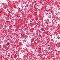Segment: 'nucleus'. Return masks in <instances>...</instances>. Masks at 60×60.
<instances>
[{"label": "nucleus", "mask_w": 60, "mask_h": 60, "mask_svg": "<svg viewBox=\"0 0 60 60\" xmlns=\"http://www.w3.org/2000/svg\"><path fill=\"white\" fill-rule=\"evenodd\" d=\"M48 46L49 47V46H50V45H48Z\"/></svg>", "instance_id": "obj_2"}, {"label": "nucleus", "mask_w": 60, "mask_h": 60, "mask_svg": "<svg viewBox=\"0 0 60 60\" xmlns=\"http://www.w3.org/2000/svg\"><path fill=\"white\" fill-rule=\"evenodd\" d=\"M8 45H9V43H8Z\"/></svg>", "instance_id": "obj_3"}, {"label": "nucleus", "mask_w": 60, "mask_h": 60, "mask_svg": "<svg viewBox=\"0 0 60 60\" xmlns=\"http://www.w3.org/2000/svg\"><path fill=\"white\" fill-rule=\"evenodd\" d=\"M6 46H8V45L6 44Z\"/></svg>", "instance_id": "obj_4"}, {"label": "nucleus", "mask_w": 60, "mask_h": 60, "mask_svg": "<svg viewBox=\"0 0 60 60\" xmlns=\"http://www.w3.org/2000/svg\"><path fill=\"white\" fill-rule=\"evenodd\" d=\"M41 30L42 31H44V28H42L41 29Z\"/></svg>", "instance_id": "obj_1"}]
</instances>
